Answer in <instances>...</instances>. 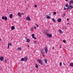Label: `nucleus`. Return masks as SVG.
I'll return each instance as SVG.
<instances>
[{"label":"nucleus","mask_w":73,"mask_h":73,"mask_svg":"<svg viewBox=\"0 0 73 73\" xmlns=\"http://www.w3.org/2000/svg\"><path fill=\"white\" fill-rule=\"evenodd\" d=\"M72 8H73V6H72Z\"/></svg>","instance_id":"obj_45"},{"label":"nucleus","mask_w":73,"mask_h":73,"mask_svg":"<svg viewBox=\"0 0 73 73\" xmlns=\"http://www.w3.org/2000/svg\"><path fill=\"white\" fill-rule=\"evenodd\" d=\"M1 41V38H0V41Z\"/></svg>","instance_id":"obj_38"},{"label":"nucleus","mask_w":73,"mask_h":73,"mask_svg":"<svg viewBox=\"0 0 73 73\" xmlns=\"http://www.w3.org/2000/svg\"><path fill=\"white\" fill-rule=\"evenodd\" d=\"M4 62H7V60H5L4 61Z\"/></svg>","instance_id":"obj_33"},{"label":"nucleus","mask_w":73,"mask_h":73,"mask_svg":"<svg viewBox=\"0 0 73 73\" xmlns=\"http://www.w3.org/2000/svg\"><path fill=\"white\" fill-rule=\"evenodd\" d=\"M54 47H52V49H54Z\"/></svg>","instance_id":"obj_39"},{"label":"nucleus","mask_w":73,"mask_h":73,"mask_svg":"<svg viewBox=\"0 0 73 73\" xmlns=\"http://www.w3.org/2000/svg\"><path fill=\"white\" fill-rule=\"evenodd\" d=\"M69 0H66V1H68Z\"/></svg>","instance_id":"obj_40"},{"label":"nucleus","mask_w":73,"mask_h":73,"mask_svg":"<svg viewBox=\"0 0 73 73\" xmlns=\"http://www.w3.org/2000/svg\"><path fill=\"white\" fill-rule=\"evenodd\" d=\"M3 59H4V58H3V56H1L0 57V60L1 61H3Z\"/></svg>","instance_id":"obj_13"},{"label":"nucleus","mask_w":73,"mask_h":73,"mask_svg":"<svg viewBox=\"0 0 73 73\" xmlns=\"http://www.w3.org/2000/svg\"><path fill=\"white\" fill-rule=\"evenodd\" d=\"M63 41L64 43H65L66 42V41H65V40H63Z\"/></svg>","instance_id":"obj_31"},{"label":"nucleus","mask_w":73,"mask_h":73,"mask_svg":"<svg viewBox=\"0 0 73 73\" xmlns=\"http://www.w3.org/2000/svg\"><path fill=\"white\" fill-rule=\"evenodd\" d=\"M53 14L54 15H56V12H54Z\"/></svg>","instance_id":"obj_29"},{"label":"nucleus","mask_w":73,"mask_h":73,"mask_svg":"<svg viewBox=\"0 0 73 73\" xmlns=\"http://www.w3.org/2000/svg\"><path fill=\"white\" fill-rule=\"evenodd\" d=\"M30 41H31L30 40V39H27L26 40V42H30Z\"/></svg>","instance_id":"obj_11"},{"label":"nucleus","mask_w":73,"mask_h":73,"mask_svg":"<svg viewBox=\"0 0 73 73\" xmlns=\"http://www.w3.org/2000/svg\"><path fill=\"white\" fill-rule=\"evenodd\" d=\"M9 45L11 46L12 45V44L10 42H9L8 44V48L7 49H9Z\"/></svg>","instance_id":"obj_5"},{"label":"nucleus","mask_w":73,"mask_h":73,"mask_svg":"<svg viewBox=\"0 0 73 73\" xmlns=\"http://www.w3.org/2000/svg\"><path fill=\"white\" fill-rule=\"evenodd\" d=\"M22 13L23 15H24V13Z\"/></svg>","instance_id":"obj_41"},{"label":"nucleus","mask_w":73,"mask_h":73,"mask_svg":"<svg viewBox=\"0 0 73 73\" xmlns=\"http://www.w3.org/2000/svg\"><path fill=\"white\" fill-rule=\"evenodd\" d=\"M34 29V28L33 27H32L31 28V31H33V30Z\"/></svg>","instance_id":"obj_25"},{"label":"nucleus","mask_w":73,"mask_h":73,"mask_svg":"<svg viewBox=\"0 0 73 73\" xmlns=\"http://www.w3.org/2000/svg\"><path fill=\"white\" fill-rule=\"evenodd\" d=\"M65 63H64V64L65 65Z\"/></svg>","instance_id":"obj_43"},{"label":"nucleus","mask_w":73,"mask_h":73,"mask_svg":"<svg viewBox=\"0 0 73 73\" xmlns=\"http://www.w3.org/2000/svg\"><path fill=\"white\" fill-rule=\"evenodd\" d=\"M44 62H45V64H47V62H48V60L46 59H45L44 60Z\"/></svg>","instance_id":"obj_15"},{"label":"nucleus","mask_w":73,"mask_h":73,"mask_svg":"<svg viewBox=\"0 0 73 73\" xmlns=\"http://www.w3.org/2000/svg\"><path fill=\"white\" fill-rule=\"evenodd\" d=\"M73 73V72H72V73Z\"/></svg>","instance_id":"obj_46"},{"label":"nucleus","mask_w":73,"mask_h":73,"mask_svg":"<svg viewBox=\"0 0 73 73\" xmlns=\"http://www.w3.org/2000/svg\"><path fill=\"white\" fill-rule=\"evenodd\" d=\"M35 25H36L37 28L38 27V25H37V24H35Z\"/></svg>","instance_id":"obj_28"},{"label":"nucleus","mask_w":73,"mask_h":73,"mask_svg":"<svg viewBox=\"0 0 73 73\" xmlns=\"http://www.w3.org/2000/svg\"><path fill=\"white\" fill-rule=\"evenodd\" d=\"M45 35H46L47 37H52V35L50 34H48V33H46Z\"/></svg>","instance_id":"obj_2"},{"label":"nucleus","mask_w":73,"mask_h":73,"mask_svg":"<svg viewBox=\"0 0 73 73\" xmlns=\"http://www.w3.org/2000/svg\"><path fill=\"white\" fill-rule=\"evenodd\" d=\"M17 49H18V50H21L22 49L21 48V47H18L17 48Z\"/></svg>","instance_id":"obj_22"},{"label":"nucleus","mask_w":73,"mask_h":73,"mask_svg":"<svg viewBox=\"0 0 73 73\" xmlns=\"http://www.w3.org/2000/svg\"><path fill=\"white\" fill-rule=\"evenodd\" d=\"M65 6L66 7H69V5H68V4L67 3L66 4Z\"/></svg>","instance_id":"obj_18"},{"label":"nucleus","mask_w":73,"mask_h":73,"mask_svg":"<svg viewBox=\"0 0 73 73\" xmlns=\"http://www.w3.org/2000/svg\"><path fill=\"white\" fill-rule=\"evenodd\" d=\"M25 60V59L24 58H22L21 59V61H24Z\"/></svg>","instance_id":"obj_19"},{"label":"nucleus","mask_w":73,"mask_h":73,"mask_svg":"<svg viewBox=\"0 0 73 73\" xmlns=\"http://www.w3.org/2000/svg\"><path fill=\"white\" fill-rule=\"evenodd\" d=\"M34 42H34L35 44H36V41H35Z\"/></svg>","instance_id":"obj_34"},{"label":"nucleus","mask_w":73,"mask_h":73,"mask_svg":"<svg viewBox=\"0 0 73 73\" xmlns=\"http://www.w3.org/2000/svg\"><path fill=\"white\" fill-rule=\"evenodd\" d=\"M11 29L12 30H14V29H15V27L14 26H13L11 27Z\"/></svg>","instance_id":"obj_14"},{"label":"nucleus","mask_w":73,"mask_h":73,"mask_svg":"<svg viewBox=\"0 0 73 73\" xmlns=\"http://www.w3.org/2000/svg\"><path fill=\"white\" fill-rule=\"evenodd\" d=\"M73 6L71 5H68V7L67 8V9L68 10V9H72V8Z\"/></svg>","instance_id":"obj_1"},{"label":"nucleus","mask_w":73,"mask_h":73,"mask_svg":"<svg viewBox=\"0 0 73 73\" xmlns=\"http://www.w3.org/2000/svg\"><path fill=\"white\" fill-rule=\"evenodd\" d=\"M67 8H66V7H64V10L65 11V10H66Z\"/></svg>","instance_id":"obj_32"},{"label":"nucleus","mask_w":73,"mask_h":73,"mask_svg":"<svg viewBox=\"0 0 73 73\" xmlns=\"http://www.w3.org/2000/svg\"><path fill=\"white\" fill-rule=\"evenodd\" d=\"M34 6L35 7V8H37V5H35Z\"/></svg>","instance_id":"obj_30"},{"label":"nucleus","mask_w":73,"mask_h":73,"mask_svg":"<svg viewBox=\"0 0 73 73\" xmlns=\"http://www.w3.org/2000/svg\"><path fill=\"white\" fill-rule=\"evenodd\" d=\"M73 3V0H71L70 1V4H72Z\"/></svg>","instance_id":"obj_23"},{"label":"nucleus","mask_w":73,"mask_h":73,"mask_svg":"<svg viewBox=\"0 0 73 73\" xmlns=\"http://www.w3.org/2000/svg\"><path fill=\"white\" fill-rule=\"evenodd\" d=\"M67 25H68V23H67Z\"/></svg>","instance_id":"obj_44"},{"label":"nucleus","mask_w":73,"mask_h":73,"mask_svg":"<svg viewBox=\"0 0 73 73\" xmlns=\"http://www.w3.org/2000/svg\"><path fill=\"white\" fill-rule=\"evenodd\" d=\"M28 48H29V45H28Z\"/></svg>","instance_id":"obj_42"},{"label":"nucleus","mask_w":73,"mask_h":73,"mask_svg":"<svg viewBox=\"0 0 73 73\" xmlns=\"http://www.w3.org/2000/svg\"><path fill=\"white\" fill-rule=\"evenodd\" d=\"M35 65H36V66H35L36 68H38V65H37V64H35Z\"/></svg>","instance_id":"obj_20"},{"label":"nucleus","mask_w":73,"mask_h":73,"mask_svg":"<svg viewBox=\"0 0 73 73\" xmlns=\"http://www.w3.org/2000/svg\"><path fill=\"white\" fill-rule=\"evenodd\" d=\"M46 18L47 19H50V16H47L46 17Z\"/></svg>","instance_id":"obj_24"},{"label":"nucleus","mask_w":73,"mask_h":73,"mask_svg":"<svg viewBox=\"0 0 73 73\" xmlns=\"http://www.w3.org/2000/svg\"><path fill=\"white\" fill-rule=\"evenodd\" d=\"M18 16H19L20 17H21V13L20 12H18Z\"/></svg>","instance_id":"obj_8"},{"label":"nucleus","mask_w":73,"mask_h":73,"mask_svg":"<svg viewBox=\"0 0 73 73\" xmlns=\"http://www.w3.org/2000/svg\"><path fill=\"white\" fill-rule=\"evenodd\" d=\"M36 27H34V29H36Z\"/></svg>","instance_id":"obj_36"},{"label":"nucleus","mask_w":73,"mask_h":73,"mask_svg":"<svg viewBox=\"0 0 73 73\" xmlns=\"http://www.w3.org/2000/svg\"><path fill=\"white\" fill-rule=\"evenodd\" d=\"M60 48H61V46L60 45Z\"/></svg>","instance_id":"obj_37"},{"label":"nucleus","mask_w":73,"mask_h":73,"mask_svg":"<svg viewBox=\"0 0 73 73\" xmlns=\"http://www.w3.org/2000/svg\"><path fill=\"white\" fill-rule=\"evenodd\" d=\"M65 14H63V15H62V17H65Z\"/></svg>","instance_id":"obj_26"},{"label":"nucleus","mask_w":73,"mask_h":73,"mask_svg":"<svg viewBox=\"0 0 73 73\" xmlns=\"http://www.w3.org/2000/svg\"><path fill=\"white\" fill-rule=\"evenodd\" d=\"M28 58L27 56H25L24 58V59L26 60V61L28 60Z\"/></svg>","instance_id":"obj_12"},{"label":"nucleus","mask_w":73,"mask_h":73,"mask_svg":"<svg viewBox=\"0 0 73 73\" xmlns=\"http://www.w3.org/2000/svg\"><path fill=\"white\" fill-rule=\"evenodd\" d=\"M58 31L59 33H62V34L63 33V32H62V30L60 29L58 30Z\"/></svg>","instance_id":"obj_9"},{"label":"nucleus","mask_w":73,"mask_h":73,"mask_svg":"<svg viewBox=\"0 0 73 73\" xmlns=\"http://www.w3.org/2000/svg\"><path fill=\"white\" fill-rule=\"evenodd\" d=\"M9 16L10 19L12 18V14H11Z\"/></svg>","instance_id":"obj_17"},{"label":"nucleus","mask_w":73,"mask_h":73,"mask_svg":"<svg viewBox=\"0 0 73 73\" xmlns=\"http://www.w3.org/2000/svg\"><path fill=\"white\" fill-rule=\"evenodd\" d=\"M52 20L54 22V23H56V20L54 19H52Z\"/></svg>","instance_id":"obj_21"},{"label":"nucleus","mask_w":73,"mask_h":73,"mask_svg":"<svg viewBox=\"0 0 73 73\" xmlns=\"http://www.w3.org/2000/svg\"><path fill=\"white\" fill-rule=\"evenodd\" d=\"M44 49L46 53H47L48 52V49H47V48H46V47H45L44 48Z\"/></svg>","instance_id":"obj_7"},{"label":"nucleus","mask_w":73,"mask_h":73,"mask_svg":"<svg viewBox=\"0 0 73 73\" xmlns=\"http://www.w3.org/2000/svg\"><path fill=\"white\" fill-rule=\"evenodd\" d=\"M2 19L3 20H7V17H4L3 16L2 17Z\"/></svg>","instance_id":"obj_4"},{"label":"nucleus","mask_w":73,"mask_h":73,"mask_svg":"<svg viewBox=\"0 0 73 73\" xmlns=\"http://www.w3.org/2000/svg\"><path fill=\"white\" fill-rule=\"evenodd\" d=\"M26 20H28L29 21H31V18H30V17H29V16H28L26 17Z\"/></svg>","instance_id":"obj_6"},{"label":"nucleus","mask_w":73,"mask_h":73,"mask_svg":"<svg viewBox=\"0 0 73 73\" xmlns=\"http://www.w3.org/2000/svg\"><path fill=\"white\" fill-rule=\"evenodd\" d=\"M34 36H35V35H34V34H32V36L33 38H34V39H35V40H36V38L34 37Z\"/></svg>","instance_id":"obj_10"},{"label":"nucleus","mask_w":73,"mask_h":73,"mask_svg":"<svg viewBox=\"0 0 73 73\" xmlns=\"http://www.w3.org/2000/svg\"><path fill=\"white\" fill-rule=\"evenodd\" d=\"M67 21H69V19L68 18L67 19Z\"/></svg>","instance_id":"obj_35"},{"label":"nucleus","mask_w":73,"mask_h":73,"mask_svg":"<svg viewBox=\"0 0 73 73\" xmlns=\"http://www.w3.org/2000/svg\"><path fill=\"white\" fill-rule=\"evenodd\" d=\"M58 21L59 22H60L61 21V19L60 18H59V19H58Z\"/></svg>","instance_id":"obj_16"},{"label":"nucleus","mask_w":73,"mask_h":73,"mask_svg":"<svg viewBox=\"0 0 73 73\" xmlns=\"http://www.w3.org/2000/svg\"><path fill=\"white\" fill-rule=\"evenodd\" d=\"M60 66H62V63L61 62H60Z\"/></svg>","instance_id":"obj_27"},{"label":"nucleus","mask_w":73,"mask_h":73,"mask_svg":"<svg viewBox=\"0 0 73 73\" xmlns=\"http://www.w3.org/2000/svg\"><path fill=\"white\" fill-rule=\"evenodd\" d=\"M38 63L40 64L41 65H42V62L41 60L38 59Z\"/></svg>","instance_id":"obj_3"}]
</instances>
